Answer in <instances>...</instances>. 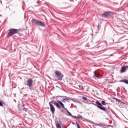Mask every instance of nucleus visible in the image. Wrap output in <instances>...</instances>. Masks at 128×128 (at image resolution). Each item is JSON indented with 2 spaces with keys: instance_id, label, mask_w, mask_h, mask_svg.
Returning a JSON list of instances; mask_svg holds the SVG:
<instances>
[{
  "instance_id": "8",
  "label": "nucleus",
  "mask_w": 128,
  "mask_h": 128,
  "mask_svg": "<svg viewBox=\"0 0 128 128\" xmlns=\"http://www.w3.org/2000/svg\"><path fill=\"white\" fill-rule=\"evenodd\" d=\"M110 14H112V12H106L103 14H102V16L104 18H108Z\"/></svg>"
},
{
  "instance_id": "12",
  "label": "nucleus",
  "mask_w": 128,
  "mask_h": 128,
  "mask_svg": "<svg viewBox=\"0 0 128 128\" xmlns=\"http://www.w3.org/2000/svg\"><path fill=\"white\" fill-rule=\"evenodd\" d=\"M94 74L95 78H100V75L98 73V72L96 71Z\"/></svg>"
},
{
  "instance_id": "21",
  "label": "nucleus",
  "mask_w": 128,
  "mask_h": 128,
  "mask_svg": "<svg viewBox=\"0 0 128 128\" xmlns=\"http://www.w3.org/2000/svg\"><path fill=\"white\" fill-rule=\"evenodd\" d=\"M104 126V124H96V126Z\"/></svg>"
},
{
  "instance_id": "22",
  "label": "nucleus",
  "mask_w": 128,
  "mask_h": 128,
  "mask_svg": "<svg viewBox=\"0 0 128 128\" xmlns=\"http://www.w3.org/2000/svg\"><path fill=\"white\" fill-rule=\"evenodd\" d=\"M114 100H117V102H120V100L116 98H114Z\"/></svg>"
},
{
  "instance_id": "2",
  "label": "nucleus",
  "mask_w": 128,
  "mask_h": 128,
  "mask_svg": "<svg viewBox=\"0 0 128 128\" xmlns=\"http://www.w3.org/2000/svg\"><path fill=\"white\" fill-rule=\"evenodd\" d=\"M54 72L56 74L54 77L55 80L56 82H58V80H62V78H64V74H62V72L60 71H56Z\"/></svg>"
},
{
  "instance_id": "19",
  "label": "nucleus",
  "mask_w": 128,
  "mask_h": 128,
  "mask_svg": "<svg viewBox=\"0 0 128 128\" xmlns=\"http://www.w3.org/2000/svg\"><path fill=\"white\" fill-rule=\"evenodd\" d=\"M82 98L84 100H88V98H87L86 97L83 96V97H82Z\"/></svg>"
},
{
  "instance_id": "9",
  "label": "nucleus",
  "mask_w": 128,
  "mask_h": 128,
  "mask_svg": "<svg viewBox=\"0 0 128 128\" xmlns=\"http://www.w3.org/2000/svg\"><path fill=\"white\" fill-rule=\"evenodd\" d=\"M127 68H128L126 67V66H123L120 70L121 74H124V73L126 72Z\"/></svg>"
},
{
  "instance_id": "25",
  "label": "nucleus",
  "mask_w": 128,
  "mask_h": 128,
  "mask_svg": "<svg viewBox=\"0 0 128 128\" xmlns=\"http://www.w3.org/2000/svg\"><path fill=\"white\" fill-rule=\"evenodd\" d=\"M110 128H114V126H110Z\"/></svg>"
},
{
  "instance_id": "13",
  "label": "nucleus",
  "mask_w": 128,
  "mask_h": 128,
  "mask_svg": "<svg viewBox=\"0 0 128 128\" xmlns=\"http://www.w3.org/2000/svg\"><path fill=\"white\" fill-rule=\"evenodd\" d=\"M65 110L66 111V112L68 114L69 116H72V113H70V112L68 111V110L67 108H65Z\"/></svg>"
},
{
  "instance_id": "29",
  "label": "nucleus",
  "mask_w": 128,
  "mask_h": 128,
  "mask_svg": "<svg viewBox=\"0 0 128 128\" xmlns=\"http://www.w3.org/2000/svg\"><path fill=\"white\" fill-rule=\"evenodd\" d=\"M126 68H128V66H126Z\"/></svg>"
},
{
  "instance_id": "7",
  "label": "nucleus",
  "mask_w": 128,
  "mask_h": 128,
  "mask_svg": "<svg viewBox=\"0 0 128 128\" xmlns=\"http://www.w3.org/2000/svg\"><path fill=\"white\" fill-rule=\"evenodd\" d=\"M52 103L55 106L56 108H58V110H62V106H60V104H58V102H56V101H52Z\"/></svg>"
},
{
  "instance_id": "10",
  "label": "nucleus",
  "mask_w": 128,
  "mask_h": 128,
  "mask_svg": "<svg viewBox=\"0 0 128 128\" xmlns=\"http://www.w3.org/2000/svg\"><path fill=\"white\" fill-rule=\"evenodd\" d=\"M58 104H59L60 106H61L62 108H64V110H66V107L64 106V103H62V102L58 100Z\"/></svg>"
},
{
  "instance_id": "15",
  "label": "nucleus",
  "mask_w": 128,
  "mask_h": 128,
  "mask_svg": "<svg viewBox=\"0 0 128 128\" xmlns=\"http://www.w3.org/2000/svg\"><path fill=\"white\" fill-rule=\"evenodd\" d=\"M102 106H106L108 104V103L106 102L105 101H102Z\"/></svg>"
},
{
  "instance_id": "11",
  "label": "nucleus",
  "mask_w": 128,
  "mask_h": 128,
  "mask_svg": "<svg viewBox=\"0 0 128 128\" xmlns=\"http://www.w3.org/2000/svg\"><path fill=\"white\" fill-rule=\"evenodd\" d=\"M68 100H70V98H66L62 100V102H64V104H66V102H68Z\"/></svg>"
},
{
  "instance_id": "4",
  "label": "nucleus",
  "mask_w": 128,
  "mask_h": 128,
  "mask_svg": "<svg viewBox=\"0 0 128 128\" xmlns=\"http://www.w3.org/2000/svg\"><path fill=\"white\" fill-rule=\"evenodd\" d=\"M16 34H18V30L16 29L10 30L8 34V37L10 38V36H14Z\"/></svg>"
},
{
  "instance_id": "14",
  "label": "nucleus",
  "mask_w": 128,
  "mask_h": 128,
  "mask_svg": "<svg viewBox=\"0 0 128 128\" xmlns=\"http://www.w3.org/2000/svg\"><path fill=\"white\" fill-rule=\"evenodd\" d=\"M120 82H124V84H128V80H122L120 81Z\"/></svg>"
},
{
  "instance_id": "24",
  "label": "nucleus",
  "mask_w": 128,
  "mask_h": 128,
  "mask_svg": "<svg viewBox=\"0 0 128 128\" xmlns=\"http://www.w3.org/2000/svg\"><path fill=\"white\" fill-rule=\"evenodd\" d=\"M73 118H78L76 116H73Z\"/></svg>"
},
{
  "instance_id": "23",
  "label": "nucleus",
  "mask_w": 128,
  "mask_h": 128,
  "mask_svg": "<svg viewBox=\"0 0 128 128\" xmlns=\"http://www.w3.org/2000/svg\"><path fill=\"white\" fill-rule=\"evenodd\" d=\"M78 128H80V125L78 124Z\"/></svg>"
},
{
  "instance_id": "3",
  "label": "nucleus",
  "mask_w": 128,
  "mask_h": 128,
  "mask_svg": "<svg viewBox=\"0 0 128 128\" xmlns=\"http://www.w3.org/2000/svg\"><path fill=\"white\" fill-rule=\"evenodd\" d=\"M32 22L35 24L36 25L38 26H42V28H46V26L44 22L36 19H32Z\"/></svg>"
},
{
  "instance_id": "26",
  "label": "nucleus",
  "mask_w": 128,
  "mask_h": 128,
  "mask_svg": "<svg viewBox=\"0 0 128 128\" xmlns=\"http://www.w3.org/2000/svg\"><path fill=\"white\" fill-rule=\"evenodd\" d=\"M108 126L109 128H110V125H109V126Z\"/></svg>"
},
{
  "instance_id": "17",
  "label": "nucleus",
  "mask_w": 128,
  "mask_h": 128,
  "mask_svg": "<svg viewBox=\"0 0 128 128\" xmlns=\"http://www.w3.org/2000/svg\"><path fill=\"white\" fill-rule=\"evenodd\" d=\"M56 128H62V126H60V124H56Z\"/></svg>"
},
{
  "instance_id": "30",
  "label": "nucleus",
  "mask_w": 128,
  "mask_h": 128,
  "mask_svg": "<svg viewBox=\"0 0 128 128\" xmlns=\"http://www.w3.org/2000/svg\"><path fill=\"white\" fill-rule=\"evenodd\" d=\"M6 8H8V6H6Z\"/></svg>"
},
{
  "instance_id": "20",
  "label": "nucleus",
  "mask_w": 128,
  "mask_h": 128,
  "mask_svg": "<svg viewBox=\"0 0 128 128\" xmlns=\"http://www.w3.org/2000/svg\"><path fill=\"white\" fill-rule=\"evenodd\" d=\"M80 118H82V116H78L76 118V119H78V120L80 119Z\"/></svg>"
},
{
  "instance_id": "18",
  "label": "nucleus",
  "mask_w": 128,
  "mask_h": 128,
  "mask_svg": "<svg viewBox=\"0 0 128 128\" xmlns=\"http://www.w3.org/2000/svg\"><path fill=\"white\" fill-rule=\"evenodd\" d=\"M0 106H2V108H4V104H2V101L0 100Z\"/></svg>"
},
{
  "instance_id": "27",
  "label": "nucleus",
  "mask_w": 128,
  "mask_h": 128,
  "mask_svg": "<svg viewBox=\"0 0 128 128\" xmlns=\"http://www.w3.org/2000/svg\"><path fill=\"white\" fill-rule=\"evenodd\" d=\"M56 88H60V87L58 86H56Z\"/></svg>"
},
{
  "instance_id": "5",
  "label": "nucleus",
  "mask_w": 128,
  "mask_h": 128,
  "mask_svg": "<svg viewBox=\"0 0 128 128\" xmlns=\"http://www.w3.org/2000/svg\"><path fill=\"white\" fill-rule=\"evenodd\" d=\"M52 104V102H49L50 111L52 114H54L56 113V108H54V105Z\"/></svg>"
},
{
  "instance_id": "16",
  "label": "nucleus",
  "mask_w": 128,
  "mask_h": 128,
  "mask_svg": "<svg viewBox=\"0 0 128 128\" xmlns=\"http://www.w3.org/2000/svg\"><path fill=\"white\" fill-rule=\"evenodd\" d=\"M23 110L24 112H28V108H24Z\"/></svg>"
},
{
  "instance_id": "6",
  "label": "nucleus",
  "mask_w": 128,
  "mask_h": 128,
  "mask_svg": "<svg viewBox=\"0 0 128 128\" xmlns=\"http://www.w3.org/2000/svg\"><path fill=\"white\" fill-rule=\"evenodd\" d=\"M27 82H28L27 86H28L30 87V88L32 86H34V80H32V78L28 79Z\"/></svg>"
},
{
  "instance_id": "1",
  "label": "nucleus",
  "mask_w": 128,
  "mask_h": 128,
  "mask_svg": "<svg viewBox=\"0 0 128 128\" xmlns=\"http://www.w3.org/2000/svg\"><path fill=\"white\" fill-rule=\"evenodd\" d=\"M94 106H96V108H98L100 110H103V112H104L108 116H110V113L108 112V111L106 110V108L102 106V103H100V102L97 101L96 102V104H94Z\"/></svg>"
},
{
  "instance_id": "28",
  "label": "nucleus",
  "mask_w": 128,
  "mask_h": 128,
  "mask_svg": "<svg viewBox=\"0 0 128 128\" xmlns=\"http://www.w3.org/2000/svg\"><path fill=\"white\" fill-rule=\"evenodd\" d=\"M1 4H2V2L1 0Z\"/></svg>"
}]
</instances>
